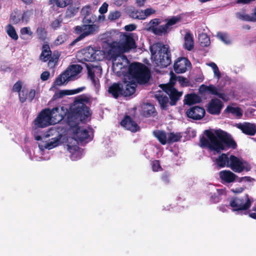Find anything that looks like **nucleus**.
<instances>
[{
    "label": "nucleus",
    "instance_id": "obj_1",
    "mask_svg": "<svg viewBox=\"0 0 256 256\" xmlns=\"http://www.w3.org/2000/svg\"><path fill=\"white\" fill-rule=\"evenodd\" d=\"M89 106L90 98L82 94L75 98L74 102L68 112L66 122L70 128H75L74 133L78 140L82 142L89 137V132L85 128H81L79 122L84 121L92 115Z\"/></svg>",
    "mask_w": 256,
    "mask_h": 256
},
{
    "label": "nucleus",
    "instance_id": "obj_2",
    "mask_svg": "<svg viewBox=\"0 0 256 256\" xmlns=\"http://www.w3.org/2000/svg\"><path fill=\"white\" fill-rule=\"evenodd\" d=\"M204 134L206 138L202 136L200 138V146L202 148H208L219 154L222 150L229 148L236 149L237 147L236 143L232 136L220 129L215 130L214 132L210 130H206Z\"/></svg>",
    "mask_w": 256,
    "mask_h": 256
},
{
    "label": "nucleus",
    "instance_id": "obj_3",
    "mask_svg": "<svg viewBox=\"0 0 256 256\" xmlns=\"http://www.w3.org/2000/svg\"><path fill=\"white\" fill-rule=\"evenodd\" d=\"M150 50L154 60L161 67H167L171 64V54L168 45L156 42L152 45Z\"/></svg>",
    "mask_w": 256,
    "mask_h": 256
},
{
    "label": "nucleus",
    "instance_id": "obj_4",
    "mask_svg": "<svg viewBox=\"0 0 256 256\" xmlns=\"http://www.w3.org/2000/svg\"><path fill=\"white\" fill-rule=\"evenodd\" d=\"M92 17L90 16L84 17L82 20L83 24L77 26L74 28V32L75 34H80L70 43V46H74L77 42L98 31V27L96 24H90L93 23L94 20Z\"/></svg>",
    "mask_w": 256,
    "mask_h": 256
},
{
    "label": "nucleus",
    "instance_id": "obj_5",
    "mask_svg": "<svg viewBox=\"0 0 256 256\" xmlns=\"http://www.w3.org/2000/svg\"><path fill=\"white\" fill-rule=\"evenodd\" d=\"M128 72L132 78L140 84H144L150 79V71L146 66L142 64H132L128 67Z\"/></svg>",
    "mask_w": 256,
    "mask_h": 256
},
{
    "label": "nucleus",
    "instance_id": "obj_6",
    "mask_svg": "<svg viewBox=\"0 0 256 256\" xmlns=\"http://www.w3.org/2000/svg\"><path fill=\"white\" fill-rule=\"evenodd\" d=\"M252 201L249 198L248 195L245 194L243 196H234L230 200L229 205L232 208L233 211L246 210L250 208Z\"/></svg>",
    "mask_w": 256,
    "mask_h": 256
},
{
    "label": "nucleus",
    "instance_id": "obj_7",
    "mask_svg": "<svg viewBox=\"0 0 256 256\" xmlns=\"http://www.w3.org/2000/svg\"><path fill=\"white\" fill-rule=\"evenodd\" d=\"M50 108H46L42 110L38 115L34 121L36 128H44L56 122L52 121Z\"/></svg>",
    "mask_w": 256,
    "mask_h": 256
},
{
    "label": "nucleus",
    "instance_id": "obj_8",
    "mask_svg": "<svg viewBox=\"0 0 256 256\" xmlns=\"http://www.w3.org/2000/svg\"><path fill=\"white\" fill-rule=\"evenodd\" d=\"M228 167L230 168L233 172L237 173H240L243 171L248 172L251 169V167L248 163L246 162H243L234 155L230 156Z\"/></svg>",
    "mask_w": 256,
    "mask_h": 256
},
{
    "label": "nucleus",
    "instance_id": "obj_9",
    "mask_svg": "<svg viewBox=\"0 0 256 256\" xmlns=\"http://www.w3.org/2000/svg\"><path fill=\"white\" fill-rule=\"evenodd\" d=\"M30 14L31 12L28 10L22 13L20 10L16 9L10 14L9 20L14 24H17L20 22L27 24L30 20Z\"/></svg>",
    "mask_w": 256,
    "mask_h": 256
},
{
    "label": "nucleus",
    "instance_id": "obj_10",
    "mask_svg": "<svg viewBox=\"0 0 256 256\" xmlns=\"http://www.w3.org/2000/svg\"><path fill=\"white\" fill-rule=\"evenodd\" d=\"M192 64L189 60L185 57L178 58L174 64V70L177 74L185 72L188 68H190Z\"/></svg>",
    "mask_w": 256,
    "mask_h": 256
},
{
    "label": "nucleus",
    "instance_id": "obj_11",
    "mask_svg": "<svg viewBox=\"0 0 256 256\" xmlns=\"http://www.w3.org/2000/svg\"><path fill=\"white\" fill-rule=\"evenodd\" d=\"M124 52L120 44L116 42H113L109 44L107 56L110 60L115 61Z\"/></svg>",
    "mask_w": 256,
    "mask_h": 256
},
{
    "label": "nucleus",
    "instance_id": "obj_12",
    "mask_svg": "<svg viewBox=\"0 0 256 256\" xmlns=\"http://www.w3.org/2000/svg\"><path fill=\"white\" fill-rule=\"evenodd\" d=\"M206 114L205 110L202 107L194 106H192L186 112V116L194 120L202 119Z\"/></svg>",
    "mask_w": 256,
    "mask_h": 256
},
{
    "label": "nucleus",
    "instance_id": "obj_13",
    "mask_svg": "<svg viewBox=\"0 0 256 256\" xmlns=\"http://www.w3.org/2000/svg\"><path fill=\"white\" fill-rule=\"evenodd\" d=\"M224 104L222 101L218 98H212L208 104L207 112L213 115L220 114Z\"/></svg>",
    "mask_w": 256,
    "mask_h": 256
},
{
    "label": "nucleus",
    "instance_id": "obj_14",
    "mask_svg": "<svg viewBox=\"0 0 256 256\" xmlns=\"http://www.w3.org/2000/svg\"><path fill=\"white\" fill-rule=\"evenodd\" d=\"M98 52H100V51L96 50L92 46H88L82 50V59L86 62L100 60V58H98Z\"/></svg>",
    "mask_w": 256,
    "mask_h": 256
},
{
    "label": "nucleus",
    "instance_id": "obj_15",
    "mask_svg": "<svg viewBox=\"0 0 256 256\" xmlns=\"http://www.w3.org/2000/svg\"><path fill=\"white\" fill-rule=\"evenodd\" d=\"M120 124L126 130L132 132H136L140 130V128L137 123L128 115L124 116L120 122Z\"/></svg>",
    "mask_w": 256,
    "mask_h": 256
},
{
    "label": "nucleus",
    "instance_id": "obj_16",
    "mask_svg": "<svg viewBox=\"0 0 256 256\" xmlns=\"http://www.w3.org/2000/svg\"><path fill=\"white\" fill-rule=\"evenodd\" d=\"M236 127L242 132L248 136H253L256 134V125L248 122L239 123L236 124Z\"/></svg>",
    "mask_w": 256,
    "mask_h": 256
},
{
    "label": "nucleus",
    "instance_id": "obj_17",
    "mask_svg": "<svg viewBox=\"0 0 256 256\" xmlns=\"http://www.w3.org/2000/svg\"><path fill=\"white\" fill-rule=\"evenodd\" d=\"M120 46L124 52L136 48V44L132 34L126 36L125 40L120 44Z\"/></svg>",
    "mask_w": 256,
    "mask_h": 256
},
{
    "label": "nucleus",
    "instance_id": "obj_18",
    "mask_svg": "<svg viewBox=\"0 0 256 256\" xmlns=\"http://www.w3.org/2000/svg\"><path fill=\"white\" fill-rule=\"evenodd\" d=\"M219 176L224 182L231 183L235 181L238 176L229 170H223L219 172Z\"/></svg>",
    "mask_w": 256,
    "mask_h": 256
},
{
    "label": "nucleus",
    "instance_id": "obj_19",
    "mask_svg": "<svg viewBox=\"0 0 256 256\" xmlns=\"http://www.w3.org/2000/svg\"><path fill=\"white\" fill-rule=\"evenodd\" d=\"M136 84L134 82L124 81L122 83V96H129L132 95L136 92Z\"/></svg>",
    "mask_w": 256,
    "mask_h": 256
},
{
    "label": "nucleus",
    "instance_id": "obj_20",
    "mask_svg": "<svg viewBox=\"0 0 256 256\" xmlns=\"http://www.w3.org/2000/svg\"><path fill=\"white\" fill-rule=\"evenodd\" d=\"M64 106L55 107L50 109V112H51L50 117L54 118L56 121L60 122L64 119L66 116V112H64Z\"/></svg>",
    "mask_w": 256,
    "mask_h": 256
},
{
    "label": "nucleus",
    "instance_id": "obj_21",
    "mask_svg": "<svg viewBox=\"0 0 256 256\" xmlns=\"http://www.w3.org/2000/svg\"><path fill=\"white\" fill-rule=\"evenodd\" d=\"M108 92L112 97L118 98L120 96H122V83H114L108 88Z\"/></svg>",
    "mask_w": 256,
    "mask_h": 256
},
{
    "label": "nucleus",
    "instance_id": "obj_22",
    "mask_svg": "<svg viewBox=\"0 0 256 256\" xmlns=\"http://www.w3.org/2000/svg\"><path fill=\"white\" fill-rule=\"evenodd\" d=\"M202 101L200 97L196 94H188L185 96L184 104L191 106L194 104L200 103Z\"/></svg>",
    "mask_w": 256,
    "mask_h": 256
},
{
    "label": "nucleus",
    "instance_id": "obj_23",
    "mask_svg": "<svg viewBox=\"0 0 256 256\" xmlns=\"http://www.w3.org/2000/svg\"><path fill=\"white\" fill-rule=\"evenodd\" d=\"M184 42L183 48L184 49L188 51L193 49L194 46V40L193 36L190 32H188L185 34L184 36Z\"/></svg>",
    "mask_w": 256,
    "mask_h": 256
},
{
    "label": "nucleus",
    "instance_id": "obj_24",
    "mask_svg": "<svg viewBox=\"0 0 256 256\" xmlns=\"http://www.w3.org/2000/svg\"><path fill=\"white\" fill-rule=\"evenodd\" d=\"M82 66L80 64H72L64 72L70 79L79 74L82 72Z\"/></svg>",
    "mask_w": 256,
    "mask_h": 256
},
{
    "label": "nucleus",
    "instance_id": "obj_25",
    "mask_svg": "<svg viewBox=\"0 0 256 256\" xmlns=\"http://www.w3.org/2000/svg\"><path fill=\"white\" fill-rule=\"evenodd\" d=\"M182 94V92H178V90L175 88L173 90L170 92V94H168L170 101V106H175L176 105L178 100H179Z\"/></svg>",
    "mask_w": 256,
    "mask_h": 256
},
{
    "label": "nucleus",
    "instance_id": "obj_26",
    "mask_svg": "<svg viewBox=\"0 0 256 256\" xmlns=\"http://www.w3.org/2000/svg\"><path fill=\"white\" fill-rule=\"evenodd\" d=\"M156 114V112L154 106L150 104H147L142 110V115L146 118L154 116Z\"/></svg>",
    "mask_w": 256,
    "mask_h": 256
},
{
    "label": "nucleus",
    "instance_id": "obj_27",
    "mask_svg": "<svg viewBox=\"0 0 256 256\" xmlns=\"http://www.w3.org/2000/svg\"><path fill=\"white\" fill-rule=\"evenodd\" d=\"M229 162V158L225 154H222L216 160L215 164L220 168L228 167Z\"/></svg>",
    "mask_w": 256,
    "mask_h": 256
},
{
    "label": "nucleus",
    "instance_id": "obj_28",
    "mask_svg": "<svg viewBox=\"0 0 256 256\" xmlns=\"http://www.w3.org/2000/svg\"><path fill=\"white\" fill-rule=\"evenodd\" d=\"M60 54L58 51H54L50 56L48 57V66L50 68H54L58 64Z\"/></svg>",
    "mask_w": 256,
    "mask_h": 256
},
{
    "label": "nucleus",
    "instance_id": "obj_29",
    "mask_svg": "<svg viewBox=\"0 0 256 256\" xmlns=\"http://www.w3.org/2000/svg\"><path fill=\"white\" fill-rule=\"evenodd\" d=\"M152 30L154 34L159 36H162L165 35L168 33L170 30V28L166 26V24L164 25H160L157 27H153Z\"/></svg>",
    "mask_w": 256,
    "mask_h": 256
},
{
    "label": "nucleus",
    "instance_id": "obj_30",
    "mask_svg": "<svg viewBox=\"0 0 256 256\" xmlns=\"http://www.w3.org/2000/svg\"><path fill=\"white\" fill-rule=\"evenodd\" d=\"M52 51L50 50V46L48 44H44L42 46V52L40 55V58L43 62H46L48 59V57L50 56Z\"/></svg>",
    "mask_w": 256,
    "mask_h": 256
},
{
    "label": "nucleus",
    "instance_id": "obj_31",
    "mask_svg": "<svg viewBox=\"0 0 256 256\" xmlns=\"http://www.w3.org/2000/svg\"><path fill=\"white\" fill-rule=\"evenodd\" d=\"M155 98L158 101L162 110H166L168 109V98L166 96H163L160 94L155 95Z\"/></svg>",
    "mask_w": 256,
    "mask_h": 256
},
{
    "label": "nucleus",
    "instance_id": "obj_32",
    "mask_svg": "<svg viewBox=\"0 0 256 256\" xmlns=\"http://www.w3.org/2000/svg\"><path fill=\"white\" fill-rule=\"evenodd\" d=\"M153 134L162 144L164 145L168 142V138L164 132L154 130L153 132Z\"/></svg>",
    "mask_w": 256,
    "mask_h": 256
},
{
    "label": "nucleus",
    "instance_id": "obj_33",
    "mask_svg": "<svg viewBox=\"0 0 256 256\" xmlns=\"http://www.w3.org/2000/svg\"><path fill=\"white\" fill-rule=\"evenodd\" d=\"M224 112L234 115L237 118H240L242 116V110L239 107H232L228 106L225 109Z\"/></svg>",
    "mask_w": 256,
    "mask_h": 256
},
{
    "label": "nucleus",
    "instance_id": "obj_34",
    "mask_svg": "<svg viewBox=\"0 0 256 256\" xmlns=\"http://www.w3.org/2000/svg\"><path fill=\"white\" fill-rule=\"evenodd\" d=\"M70 80L69 78L67 76L65 72L60 74L58 78H56L54 82L53 86H60L64 84L65 82Z\"/></svg>",
    "mask_w": 256,
    "mask_h": 256
},
{
    "label": "nucleus",
    "instance_id": "obj_35",
    "mask_svg": "<svg viewBox=\"0 0 256 256\" xmlns=\"http://www.w3.org/2000/svg\"><path fill=\"white\" fill-rule=\"evenodd\" d=\"M6 31L8 36L12 40H18V35L16 32L14 28L11 24H8L6 26Z\"/></svg>",
    "mask_w": 256,
    "mask_h": 256
},
{
    "label": "nucleus",
    "instance_id": "obj_36",
    "mask_svg": "<svg viewBox=\"0 0 256 256\" xmlns=\"http://www.w3.org/2000/svg\"><path fill=\"white\" fill-rule=\"evenodd\" d=\"M66 11V16L68 18H72L78 12L79 6L75 4L74 6L72 4H69Z\"/></svg>",
    "mask_w": 256,
    "mask_h": 256
},
{
    "label": "nucleus",
    "instance_id": "obj_37",
    "mask_svg": "<svg viewBox=\"0 0 256 256\" xmlns=\"http://www.w3.org/2000/svg\"><path fill=\"white\" fill-rule=\"evenodd\" d=\"M60 138L61 136H58L56 138H52L51 141L46 144L44 146L45 148L50 150L57 146L60 143Z\"/></svg>",
    "mask_w": 256,
    "mask_h": 256
},
{
    "label": "nucleus",
    "instance_id": "obj_38",
    "mask_svg": "<svg viewBox=\"0 0 256 256\" xmlns=\"http://www.w3.org/2000/svg\"><path fill=\"white\" fill-rule=\"evenodd\" d=\"M182 138L180 133H174V132H170L168 134V144L173 143L174 142H177L180 141Z\"/></svg>",
    "mask_w": 256,
    "mask_h": 256
},
{
    "label": "nucleus",
    "instance_id": "obj_39",
    "mask_svg": "<svg viewBox=\"0 0 256 256\" xmlns=\"http://www.w3.org/2000/svg\"><path fill=\"white\" fill-rule=\"evenodd\" d=\"M217 192L214 193L210 196V200L212 203H217L220 200V196L224 194V192L222 189H217Z\"/></svg>",
    "mask_w": 256,
    "mask_h": 256
},
{
    "label": "nucleus",
    "instance_id": "obj_40",
    "mask_svg": "<svg viewBox=\"0 0 256 256\" xmlns=\"http://www.w3.org/2000/svg\"><path fill=\"white\" fill-rule=\"evenodd\" d=\"M199 40L200 45L203 47L208 46L210 44V38L206 34H202L200 36Z\"/></svg>",
    "mask_w": 256,
    "mask_h": 256
},
{
    "label": "nucleus",
    "instance_id": "obj_41",
    "mask_svg": "<svg viewBox=\"0 0 256 256\" xmlns=\"http://www.w3.org/2000/svg\"><path fill=\"white\" fill-rule=\"evenodd\" d=\"M38 38L42 42H45L47 38V32L44 28L38 27L36 31Z\"/></svg>",
    "mask_w": 256,
    "mask_h": 256
},
{
    "label": "nucleus",
    "instance_id": "obj_42",
    "mask_svg": "<svg viewBox=\"0 0 256 256\" xmlns=\"http://www.w3.org/2000/svg\"><path fill=\"white\" fill-rule=\"evenodd\" d=\"M236 16L238 18L247 22H256V18L248 14H243L241 12L236 13Z\"/></svg>",
    "mask_w": 256,
    "mask_h": 256
},
{
    "label": "nucleus",
    "instance_id": "obj_43",
    "mask_svg": "<svg viewBox=\"0 0 256 256\" xmlns=\"http://www.w3.org/2000/svg\"><path fill=\"white\" fill-rule=\"evenodd\" d=\"M72 0H56L54 2V6L58 8H64L72 4Z\"/></svg>",
    "mask_w": 256,
    "mask_h": 256
},
{
    "label": "nucleus",
    "instance_id": "obj_44",
    "mask_svg": "<svg viewBox=\"0 0 256 256\" xmlns=\"http://www.w3.org/2000/svg\"><path fill=\"white\" fill-rule=\"evenodd\" d=\"M170 173L168 171L164 172L160 176V180L165 184H168L170 182Z\"/></svg>",
    "mask_w": 256,
    "mask_h": 256
},
{
    "label": "nucleus",
    "instance_id": "obj_45",
    "mask_svg": "<svg viewBox=\"0 0 256 256\" xmlns=\"http://www.w3.org/2000/svg\"><path fill=\"white\" fill-rule=\"evenodd\" d=\"M71 95L70 90H61L54 93L53 96V99H57L62 98L65 96Z\"/></svg>",
    "mask_w": 256,
    "mask_h": 256
},
{
    "label": "nucleus",
    "instance_id": "obj_46",
    "mask_svg": "<svg viewBox=\"0 0 256 256\" xmlns=\"http://www.w3.org/2000/svg\"><path fill=\"white\" fill-rule=\"evenodd\" d=\"M217 37L226 44H230V40L226 34L219 32L217 34Z\"/></svg>",
    "mask_w": 256,
    "mask_h": 256
},
{
    "label": "nucleus",
    "instance_id": "obj_47",
    "mask_svg": "<svg viewBox=\"0 0 256 256\" xmlns=\"http://www.w3.org/2000/svg\"><path fill=\"white\" fill-rule=\"evenodd\" d=\"M180 20V17L178 16H174L168 19L166 22V26L170 28V26L176 24Z\"/></svg>",
    "mask_w": 256,
    "mask_h": 256
},
{
    "label": "nucleus",
    "instance_id": "obj_48",
    "mask_svg": "<svg viewBox=\"0 0 256 256\" xmlns=\"http://www.w3.org/2000/svg\"><path fill=\"white\" fill-rule=\"evenodd\" d=\"M19 92V99L21 102H24L28 98V90L23 89Z\"/></svg>",
    "mask_w": 256,
    "mask_h": 256
},
{
    "label": "nucleus",
    "instance_id": "obj_49",
    "mask_svg": "<svg viewBox=\"0 0 256 256\" xmlns=\"http://www.w3.org/2000/svg\"><path fill=\"white\" fill-rule=\"evenodd\" d=\"M160 87L168 94L176 88L172 86V84H161Z\"/></svg>",
    "mask_w": 256,
    "mask_h": 256
},
{
    "label": "nucleus",
    "instance_id": "obj_50",
    "mask_svg": "<svg viewBox=\"0 0 256 256\" xmlns=\"http://www.w3.org/2000/svg\"><path fill=\"white\" fill-rule=\"evenodd\" d=\"M152 170L154 172H158L162 170L160 161L158 160H154L152 163Z\"/></svg>",
    "mask_w": 256,
    "mask_h": 256
},
{
    "label": "nucleus",
    "instance_id": "obj_51",
    "mask_svg": "<svg viewBox=\"0 0 256 256\" xmlns=\"http://www.w3.org/2000/svg\"><path fill=\"white\" fill-rule=\"evenodd\" d=\"M121 16V12L119 11H114L110 12L108 16V18L112 20H114L118 19Z\"/></svg>",
    "mask_w": 256,
    "mask_h": 256
},
{
    "label": "nucleus",
    "instance_id": "obj_52",
    "mask_svg": "<svg viewBox=\"0 0 256 256\" xmlns=\"http://www.w3.org/2000/svg\"><path fill=\"white\" fill-rule=\"evenodd\" d=\"M66 40V36L65 34L59 35L54 42V44L56 46L60 45L63 44Z\"/></svg>",
    "mask_w": 256,
    "mask_h": 256
},
{
    "label": "nucleus",
    "instance_id": "obj_53",
    "mask_svg": "<svg viewBox=\"0 0 256 256\" xmlns=\"http://www.w3.org/2000/svg\"><path fill=\"white\" fill-rule=\"evenodd\" d=\"M80 13L84 17L90 16L91 14V8L90 6H84L81 10Z\"/></svg>",
    "mask_w": 256,
    "mask_h": 256
},
{
    "label": "nucleus",
    "instance_id": "obj_54",
    "mask_svg": "<svg viewBox=\"0 0 256 256\" xmlns=\"http://www.w3.org/2000/svg\"><path fill=\"white\" fill-rule=\"evenodd\" d=\"M176 80L180 83L182 86H188V82L182 76H176Z\"/></svg>",
    "mask_w": 256,
    "mask_h": 256
},
{
    "label": "nucleus",
    "instance_id": "obj_55",
    "mask_svg": "<svg viewBox=\"0 0 256 256\" xmlns=\"http://www.w3.org/2000/svg\"><path fill=\"white\" fill-rule=\"evenodd\" d=\"M209 66L213 69L214 75L217 76L218 78H220V72L216 64L214 62H210Z\"/></svg>",
    "mask_w": 256,
    "mask_h": 256
},
{
    "label": "nucleus",
    "instance_id": "obj_56",
    "mask_svg": "<svg viewBox=\"0 0 256 256\" xmlns=\"http://www.w3.org/2000/svg\"><path fill=\"white\" fill-rule=\"evenodd\" d=\"M32 32L30 30V27H24L22 28L20 30V37L22 38V35L28 34L30 36H32Z\"/></svg>",
    "mask_w": 256,
    "mask_h": 256
},
{
    "label": "nucleus",
    "instance_id": "obj_57",
    "mask_svg": "<svg viewBox=\"0 0 256 256\" xmlns=\"http://www.w3.org/2000/svg\"><path fill=\"white\" fill-rule=\"evenodd\" d=\"M206 88L208 92L213 95H216L217 94L218 90L216 86L212 84H210L208 86H206Z\"/></svg>",
    "mask_w": 256,
    "mask_h": 256
},
{
    "label": "nucleus",
    "instance_id": "obj_58",
    "mask_svg": "<svg viewBox=\"0 0 256 256\" xmlns=\"http://www.w3.org/2000/svg\"><path fill=\"white\" fill-rule=\"evenodd\" d=\"M22 88V84L20 81H18L16 82L12 88V91L14 92H20Z\"/></svg>",
    "mask_w": 256,
    "mask_h": 256
},
{
    "label": "nucleus",
    "instance_id": "obj_59",
    "mask_svg": "<svg viewBox=\"0 0 256 256\" xmlns=\"http://www.w3.org/2000/svg\"><path fill=\"white\" fill-rule=\"evenodd\" d=\"M62 22V20L56 19L52 22L51 24V26L54 29L56 30L60 28Z\"/></svg>",
    "mask_w": 256,
    "mask_h": 256
},
{
    "label": "nucleus",
    "instance_id": "obj_60",
    "mask_svg": "<svg viewBox=\"0 0 256 256\" xmlns=\"http://www.w3.org/2000/svg\"><path fill=\"white\" fill-rule=\"evenodd\" d=\"M108 5L106 2L103 3L102 6L99 8L98 11L100 13V14H104L106 13L108 11Z\"/></svg>",
    "mask_w": 256,
    "mask_h": 256
},
{
    "label": "nucleus",
    "instance_id": "obj_61",
    "mask_svg": "<svg viewBox=\"0 0 256 256\" xmlns=\"http://www.w3.org/2000/svg\"><path fill=\"white\" fill-rule=\"evenodd\" d=\"M36 92L34 90H31L30 92L28 91V98L30 102H32L35 97Z\"/></svg>",
    "mask_w": 256,
    "mask_h": 256
},
{
    "label": "nucleus",
    "instance_id": "obj_62",
    "mask_svg": "<svg viewBox=\"0 0 256 256\" xmlns=\"http://www.w3.org/2000/svg\"><path fill=\"white\" fill-rule=\"evenodd\" d=\"M50 74L48 71L42 72L40 75V78L42 81L47 80L50 78Z\"/></svg>",
    "mask_w": 256,
    "mask_h": 256
},
{
    "label": "nucleus",
    "instance_id": "obj_63",
    "mask_svg": "<svg viewBox=\"0 0 256 256\" xmlns=\"http://www.w3.org/2000/svg\"><path fill=\"white\" fill-rule=\"evenodd\" d=\"M136 28V26L135 24H130L124 26V30L127 32H132Z\"/></svg>",
    "mask_w": 256,
    "mask_h": 256
},
{
    "label": "nucleus",
    "instance_id": "obj_64",
    "mask_svg": "<svg viewBox=\"0 0 256 256\" xmlns=\"http://www.w3.org/2000/svg\"><path fill=\"white\" fill-rule=\"evenodd\" d=\"M160 24V20L159 18H154L150 22V24L152 28L153 27H156V26H158Z\"/></svg>",
    "mask_w": 256,
    "mask_h": 256
}]
</instances>
